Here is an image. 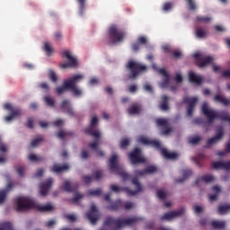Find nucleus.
I'll list each match as a JSON object with an SVG mask.
<instances>
[{
    "instance_id": "1",
    "label": "nucleus",
    "mask_w": 230,
    "mask_h": 230,
    "mask_svg": "<svg viewBox=\"0 0 230 230\" xmlns=\"http://www.w3.org/2000/svg\"><path fill=\"white\" fill-rule=\"evenodd\" d=\"M84 76L82 74H76L72 75L69 79L64 80L63 81V85L62 86H58L56 88V93L57 94H64L67 89H70L72 94L74 96H82L83 92L80 87H78L76 84H80L82 80H84Z\"/></svg>"
},
{
    "instance_id": "2",
    "label": "nucleus",
    "mask_w": 230,
    "mask_h": 230,
    "mask_svg": "<svg viewBox=\"0 0 230 230\" xmlns=\"http://www.w3.org/2000/svg\"><path fill=\"white\" fill-rule=\"evenodd\" d=\"M139 220H141V218L137 217L128 218H115L110 217L104 220L103 226L104 227H111V226H115L117 229H121L122 227H132L133 226H136Z\"/></svg>"
},
{
    "instance_id": "3",
    "label": "nucleus",
    "mask_w": 230,
    "mask_h": 230,
    "mask_svg": "<svg viewBox=\"0 0 230 230\" xmlns=\"http://www.w3.org/2000/svg\"><path fill=\"white\" fill-rule=\"evenodd\" d=\"M202 113L208 118V123H213L215 119H221V121H227L230 123V116L227 111H215L208 107V102H204L201 107Z\"/></svg>"
},
{
    "instance_id": "4",
    "label": "nucleus",
    "mask_w": 230,
    "mask_h": 230,
    "mask_svg": "<svg viewBox=\"0 0 230 230\" xmlns=\"http://www.w3.org/2000/svg\"><path fill=\"white\" fill-rule=\"evenodd\" d=\"M139 142L142 145H147L149 146H153V148H156V150H160L161 155L164 159L175 161L179 155L177 153H170L166 148H161V142L157 140H150L147 137H142L139 138Z\"/></svg>"
},
{
    "instance_id": "5",
    "label": "nucleus",
    "mask_w": 230,
    "mask_h": 230,
    "mask_svg": "<svg viewBox=\"0 0 230 230\" xmlns=\"http://www.w3.org/2000/svg\"><path fill=\"white\" fill-rule=\"evenodd\" d=\"M109 166L111 172H116L118 175L122 178V181H132V175L125 172V169H123V166L118 164V155H111V157L110 158Z\"/></svg>"
},
{
    "instance_id": "6",
    "label": "nucleus",
    "mask_w": 230,
    "mask_h": 230,
    "mask_svg": "<svg viewBox=\"0 0 230 230\" xmlns=\"http://www.w3.org/2000/svg\"><path fill=\"white\" fill-rule=\"evenodd\" d=\"M131 182L135 186L136 190H132L128 187H119L118 185H111L110 190L111 191H114V193H119V191H124V193H127V195L129 196L137 195L139 191H143V187L141 186V183H139V180H137V178H133L131 180Z\"/></svg>"
},
{
    "instance_id": "7",
    "label": "nucleus",
    "mask_w": 230,
    "mask_h": 230,
    "mask_svg": "<svg viewBox=\"0 0 230 230\" xmlns=\"http://www.w3.org/2000/svg\"><path fill=\"white\" fill-rule=\"evenodd\" d=\"M109 44H118L123 42L125 39V31L118 25H111L108 30Z\"/></svg>"
},
{
    "instance_id": "8",
    "label": "nucleus",
    "mask_w": 230,
    "mask_h": 230,
    "mask_svg": "<svg viewBox=\"0 0 230 230\" xmlns=\"http://www.w3.org/2000/svg\"><path fill=\"white\" fill-rule=\"evenodd\" d=\"M16 211H30L35 209V201L27 197H18L15 199Z\"/></svg>"
},
{
    "instance_id": "9",
    "label": "nucleus",
    "mask_w": 230,
    "mask_h": 230,
    "mask_svg": "<svg viewBox=\"0 0 230 230\" xmlns=\"http://www.w3.org/2000/svg\"><path fill=\"white\" fill-rule=\"evenodd\" d=\"M126 67H127V69H128V71L130 73L128 75V78L130 80H134V79L137 78V76H139V75H141V73H144V71H146V66L141 65L135 61H129L127 64Z\"/></svg>"
},
{
    "instance_id": "10",
    "label": "nucleus",
    "mask_w": 230,
    "mask_h": 230,
    "mask_svg": "<svg viewBox=\"0 0 230 230\" xmlns=\"http://www.w3.org/2000/svg\"><path fill=\"white\" fill-rule=\"evenodd\" d=\"M96 127H98V117L93 116L90 126L84 129V133L88 134V136H92V137H95L96 139L102 137V133H100V130H98Z\"/></svg>"
},
{
    "instance_id": "11",
    "label": "nucleus",
    "mask_w": 230,
    "mask_h": 230,
    "mask_svg": "<svg viewBox=\"0 0 230 230\" xmlns=\"http://www.w3.org/2000/svg\"><path fill=\"white\" fill-rule=\"evenodd\" d=\"M134 208V203L130 201L123 202L120 199H117L113 203H111V206L108 207V209H111V211H119V209H132Z\"/></svg>"
},
{
    "instance_id": "12",
    "label": "nucleus",
    "mask_w": 230,
    "mask_h": 230,
    "mask_svg": "<svg viewBox=\"0 0 230 230\" xmlns=\"http://www.w3.org/2000/svg\"><path fill=\"white\" fill-rule=\"evenodd\" d=\"M128 157L130 159L131 164H139L141 163H146V159L141 155V149L135 148L131 153H129Z\"/></svg>"
},
{
    "instance_id": "13",
    "label": "nucleus",
    "mask_w": 230,
    "mask_h": 230,
    "mask_svg": "<svg viewBox=\"0 0 230 230\" xmlns=\"http://www.w3.org/2000/svg\"><path fill=\"white\" fill-rule=\"evenodd\" d=\"M155 172H157V167L155 165H150L144 170L137 169L133 172V173L135 175V179L139 181V177H144V175H150L152 173H155Z\"/></svg>"
},
{
    "instance_id": "14",
    "label": "nucleus",
    "mask_w": 230,
    "mask_h": 230,
    "mask_svg": "<svg viewBox=\"0 0 230 230\" xmlns=\"http://www.w3.org/2000/svg\"><path fill=\"white\" fill-rule=\"evenodd\" d=\"M86 218L94 226L96 222H98L100 218V215L98 213V208H96V205H92L90 210L86 213Z\"/></svg>"
},
{
    "instance_id": "15",
    "label": "nucleus",
    "mask_w": 230,
    "mask_h": 230,
    "mask_svg": "<svg viewBox=\"0 0 230 230\" xmlns=\"http://www.w3.org/2000/svg\"><path fill=\"white\" fill-rule=\"evenodd\" d=\"M199 102V99L197 97H184L183 98V103L188 104L187 108V116L191 118L193 116V110L195 109V105H197V102Z\"/></svg>"
},
{
    "instance_id": "16",
    "label": "nucleus",
    "mask_w": 230,
    "mask_h": 230,
    "mask_svg": "<svg viewBox=\"0 0 230 230\" xmlns=\"http://www.w3.org/2000/svg\"><path fill=\"white\" fill-rule=\"evenodd\" d=\"M222 137H224V128L219 126L216 130V136L207 141L206 148H209L211 145H217Z\"/></svg>"
},
{
    "instance_id": "17",
    "label": "nucleus",
    "mask_w": 230,
    "mask_h": 230,
    "mask_svg": "<svg viewBox=\"0 0 230 230\" xmlns=\"http://www.w3.org/2000/svg\"><path fill=\"white\" fill-rule=\"evenodd\" d=\"M4 109H6V111H10V112H12L11 115L6 116L4 118L5 121H13V119L14 118H19V116H21V109L13 108L12 106V104H10V103L4 104Z\"/></svg>"
},
{
    "instance_id": "18",
    "label": "nucleus",
    "mask_w": 230,
    "mask_h": 230,
    "mask_svg": "<svg viewBox=\"0 0 230 230\" xmlns=\"http://www.w3.org/2000/svg\"><path fill=\"white\" fill-rule=\"evenodd\" d=\"M155 123L157 127L163 128L162 134H164V136H168V134L172 132V128H170L166 119H156Z\"/></svg>"
},
{
    "instance_id": "19",
    "label": "nucleus",
    "mask_w": 230,
    "mask_h": 230,
    "mask_svg": "<svg viewBox=\"0 0 230 230\" xmlns=\"http://www.w3.org/2000/svg\"><path fill=\"white\" fill-rule=\"evenodd\" d=\"M184 208H180L177 211H171V212H167L165 213L164 216H162L160 217V220H173V218L177 217H181V215L184 214Z\"/></svg>"
},
{
    "instance_id": "20",
    "label": "nucleus",
    "mask_w": 230,
    "mask_h": 230,
    "mask_svg": "<svg viewBox=\"0 0 230 230\" xmlns=\"http://www.w3.org/2000/svg\"><path fill=\"white\" fill-rule=\"evenodd\" d=\"M53 186V178H49L46 181L40 183V193L42 197H46L49 191V188Z\"/></svg>"
},
{
    "instance_id": "21",
    "label": "nucleus",
    "mask_w": 230,
    "mask_h": 230,
    "mask_svg": "<svg viewBox=\"0 0 230 230\" xmlns=\"http://www.w3.org/2000/svg\"><path fill=\"white\" fill-rule=\"evenodd\" d=\"M69 164H54L50 168L49 171L52 173H64V172H67L69 171Z\"/></svg>"
},
{
    "instance_id": "22",
    "label": "nucleus",
    "mask_w": 230,
    "mask_h": 230,
    "mask_svg": "<svg viewBox=\"0 0 230 230\" xmlns=\"http://www.w3.org/2000/svg\"><path fill=\"white\" fill-rule=\"evenodd\" d=\"M78 182H75L73 185H71V181L66 180L63 183L62 190H64V191H66L67 193H73L76 191V190H78Z\"/></svg>"
},
{
    "instance_id": "23",
    "label": "nucleus",
    "mask_w": 230,
    "mask_h": 230,
    "mask_svg": "<svg viewBox=\"0 0 230 230\" xmlns=\"http://www.w3.org/2000/svg\"><path fill=\"white\" fill-rule=\"evenodd\" d=\"M159 107L161 111H170V97L166 94L162 95Z\"/></svg>"
},
{
    "instance_id": "24",
    "label": "nucleus",
    "mask_w": 230,
    "mask_h": 230,
    "mask_svg": "<svg viewBox=\"0 0 230 230\" xmlns=\"http://www.w3.org/2000/svg\"><path fill=\"white\" fill-rule=\"evenodd\" d=\"M159 74L164 76V80L161 83V87H168V85H170V74H168L164 68L159 69Z\"/></svg>"
},
{
    "instance_id": "25",
    "label": "nucleus",
    "mask_w": 230,
    "mask_h": 230,
    "mask_svg": "<svg viewBox=\"0 0 230 230\" xmlns=\"http://www.w3.org/2000/svg\"><path fill=\"white\" fill-rule=\"evenodd\" d=\"M212 168H214V170H230V161L229 162H214L212 164Z\"/></svg>"
},
{
    "instance_id": "26",
    "label": "nucleus",
    "mask_w": 230,
    "mask_h": 230,
    "mask_svg": "<svg viewBox=\"0 0 230 230\" xmlns=\"http://www.w3.org/2000/svg\"><path fill=\"white\" fill-rule=\"evenodd\" d=\"M189 80H190V82H191V84H195L196 85L202 84V76L197 75L193 72L189 73Z\"/></svg>"
},
{
    "instance_id": "27",
    "label": "nucleus",
    "mask_w": 230,
    "mask_h": 230,
    "mask_svg": "<svg viewBox=\"0 0 230 230\" xmlns=\"http://www.w3.org/2000/svg\"><path fill=\"white\" fill-rule=\"evenodd\" d=\"M61 109L66 111L70 116H75V111L73 110V107H71V104H69V101L64 100L61 103Z\"/></svg>"
},
{
    "instance_id": "28",
    "label": "nucleus",
    "mask_w": 230,
    "mask_h": 230,
    "mask_svg": "<svg viewBox=\"0 0 230 230\" xmlns=\"http://www.w3.org/2000/svg\"><path fill=\"white\" fill-rule=\"evenodd\" d=\"M196 66L198 67H208L209 64H213V58H207V59H202V58H197L195 60Z\"/></svg>"
},
{
    "instance_id": "29",
    "label": "nucleus",
    "mask_w": 230,
    "mask_h": 230,
    "mask_svg": "<svg viewBox=\"0 0 230 230\" xmlns=\"http://www.w3.org/2000/svg\"><path fill=\"white\" fill-rule=\"evenodd\" d=\"M214 102H217V103H222V105H224L225 107H228V105H230V100L220 94H217L214 97Z\"/></svg>"
},
{
    "instance_id": "30",
    "label": "nucleus",
    "mask_w": 230,
    "mask_h": 230,
    "mask_svg": "<svg viewBox=\"0 0 230 230\" xmlns=\"http://www.w3.org/2000/svg\"><path fill=\"white\" fill-rule=\"evenodd\" d=\"M141 111H142L141 105L133 104L128 109V114H129L130 116L134 114H141Z\"/></svg>"
},
{
    "instance_id": "31",
    "label": "nucleus",
    "mask_w": 230,
    "mask_h": 230,
    "mask_svg": "<svg viewBox=\"0 0 230 230\" xmlns=\"http://www.w3.org/2000/svg\"><path fill=\"white\" fill-rule=\"evenodd\" d=\"M78 61L76 58H69L66 63L61 65V69H68L69 67H76Z\"/></svg>"
},
{
    "instance_id": "32",
    "label": "nucleus",
    "mask_w": 230,
    "mask_h": 230,
    "mask_svg": "<svg viewBox=\"0 0 230 230\" xmlns=\"http://www.w3.org/2000/svg\"><path fill=\"white\" fill-rule=\"evenodd\" d=\"M213 181H215V177L213 175H209V174H206L203 175L200 178H198L196 180V185H199V182L202 181V182H213Z\"/></svg>"
},
{
    "instance_id": "33",
    "label": "nucleus",
    "mask_w": 230,
    "mask_h": 230,
    "mask_svg": "<svg viewBox=\"0 0 230 230\" xmlns=\"http://www.w3.org/2000/svg\"><path fill=\"white\" fill-rule=\"evenodd\" d=\"M212 21L210 16H201L198 15L196 17V22H203V24H209Z\"/></svg>"
},
{
    "instance_id": "34",
    "label": "nucleus",
    "mask_w": 230,
    "mask_h": 230,
    "mask_svg": "<svg viewBox=\"0 0 230 230\" xmlns=\"http://www.w3.org/2000/svg\"><path fill=\"white\" fill-rule=\"evenodd\" d=\"M38 211L41 212H48V211H55V206L51 204H47L44 206H39L38 207Z\"/></svg>"
},
{
    "instance_id": "35",
    "label": "nucleus",
    "mask_w": 230,
    "mask_h": 230,
    "mask_svg": "<svg viewBox=\"0 0 230 230\" xmlns=\"http://www.w3.org/2000/svg\"><path fill=\"white\" fill-rule=\"evenodd\" d=\"M28 159L31 160V163H41V161H44V156L31 154L29 155Z\"/></svg>"
},
{
    "instance_id": "36",
    "label": "nucleus",
    "mask_w": 230,
    "mask_h": 230,
    "mask_svg": "<svg viewBox=\"0 0 230 230\" xmlns=\"http://www.w3.org/2000/svg\"><path fill=\"white\" fill-rule=\"evenodd\" d=\"M228 211H230V205H219L217 208V213L219 215H226Z\"/></svg>"
},
{
    "instance_id": "37",
    "label": "nucleus",
    "mask_w": 230,
    "mask_h": 230,
    "mask_svg": "<svg viewBox=\"0 0 230 230\" xmlns=\"http://www.w3.org/2000/svg\"><path fill=\"white\" fill-rule=\"evenodd\" d=\"M211 226L214 229H224L226 227V223L224 221H212Z\"/></svg>"
},
{
    "instance_id": "38",
    "label": "nucleus",
    "mask_w": 230,
    "mask_h": 230,
    "mask_svg": "<svg viewBox=\"0 0 230 230\" xmlns=\"http://www.w3.org/2000/svg\"><path fill=\"white\" fill-rule=\"evenodd\" d=\"M49 78L52 81L53 84H57L58 82V75L57 73L51 69H49Z\"/></svg>"
},
{
    "instance_id": "39",
    "label": "nucleus",
    "mask_w": 230,
    "mask_h": 230,
    "mask_svg": "<svg viewBox=\"0 0 230 230\" xmlns=\"http://www.w3.org/2000/svg\"><path fill=\"white\" fill-rule=\"evenodd\" d=\"M68 136L72 137L75 136V133L73 132H66L64 130H59V132L58 133V137L59 139H66V137H68Z\"/></svg>"
},
{
    "instance_id": "40",
    "label": "nucleus",
    "mask_w": 230,
    "mask_h": 230,
    "mask_svg": "<svg viewBox=\"0 0 230 230\" xmlns=\"http://www.w3.org/2000/svg\"><path fill=\"white\" fill-rule=\"evenodd\" d=\"M192 174L193 172H191V170H186L183 172V177L181 179H178L176 182H184L186 179L191 177Z\"/></svg>"
},
{
    "instance_id": "41",
    "label": "nucleus",
    "mask_w": 230,
    "mask_h": 230,
    "mask_svg": "<svg viewBox=\"0 0 230 230\" xmlns=\"http://www.w3.org/2000/svg\"><path fill=\"white\" fill-rule=\"evenodd\" d=\"M206 35H208V33L206 31H204V29H202V27H198L196 29V37H198V39H204Z\"/></svg>"
},
{
    "instance_id": "42",
    "label": "nucleus",
    "mask_w": 230,
    "mask_h": 230,
    "mask_svg": "<svg viewBox=\"0 0 230 230\" xmlns=\"http://www.w3.org/2000/svg\"><path fill=\"white\" fill-rule=\"evenodd\" d=\"M200 141H202V137H200L199 136L189 137L190 145H199Z\"/></svg>"
},
{
    "instance_id": "43",
    "label": "nucleus",
    "mask_w": 230,
    "mask_h": 230,
    "mask_svg": "<svg viewBox=\"0 0 230 230\" xmlns=\"http://www.w3.org/2000/svg\"><path fill=\"white\" fill-rule=\"evenodd\" d=\"M44 102L48 107H55V99L51 98L49 95L44 97Z\"/></svg>"
},
{
    "instance_id": "44",
    "label": "nucleus",
    "mask_w": 230,
    "mask_h": 230,
    "mask_svg": "<svg viewBox=\"0 0 230 230\" xmlns=\"http://www.w3.org/2000/svg\"><path fill=\"white\" fill-rule=\"evenodd\" d=\"M7 195H8V190H0V204H4Z\"/></svg>"
},
{
    "instance_id": "45",
    "label": "nucleus",
    "mask_w": 230,
    "mask_h": 230,
    "mask_svg": "<svg viewBox=\"0 0 230 230\" xmlns=\"http://www.w3.org/2000/svg\"><path fill=\"white\" fill-rule=\"evenodd\" d=\"M88 195L90 197H100L102 195V189L90 190H88Z\"/></svg>"
},
{
    "instance_id": "46",
    "label": "nucleus",
    "mask_w": 230,
    "mask_h": 230,
    "mask_svg": "<svg viewBox=\"0 0 230 230\" xmlns=\"http://www.w3.org/2000/svg\"><path fill=\"white\" fill-rule=\"evenodd\" d=\"M0 230H13V226L10 222H4L0 225Z\"/></svg>"
},
{
    "instance_id": "47",
    "label": "nucleus",
    "mask_w": 230,
    "mask_h": 230,
    "mask_svg": "<svg viewBox=\"0 0 230 230\" xmlns=\"http://www.w3.org/2000/svg\"><path fill=\"white\" fill-rule=\"evenodd\" d=\"M137 42L141 46H146L148 44V39L146 36H139Z\"/></svg>"
},
{
    "instance_id": "48",
    "label": "nucleus",
    "mask_w": 230,
    "mask_h": 230,
    "mask_svg": "<svg viewBox=\"0 0 230 230\" xmlns=\"http://www.w3.org/2000/svg\"><path fill=\"white\" fill-rule=\"evenodd\" d=\"M189 9L191 10L192 12L197 10V4H195V0H185Z\"/></svg>"
},
{
    "instance_id": "49",
    "label": "nucleus",
    "mask_w": 230,
    "mask_h": 230,
    "mask_svg": "<svg viewBox=\"0 0 230 230\" xmlns=\"http://www.w3.org/2000/svg\"><path fill=\"white\" fill-rule=\"evenodd\" d=\"M0 152L2 154H6L8 152V146L3 142V138L0 137Z\"/></svg>"
},
{
    "instance_id": "50",
    "label": "nucleus",
    "mask_w": 230,
    "mask_h": 230,
    "mask_svg": "<svg viewBox=\"0 0 230 230\" xmlns=\"http://www.w3.org/2000/svg\"><path fill=\"white\" fill-rule=\"evenodd\" d=\"M87 0H77V3L79 4V8H80V13L81 15L84 13V12H85V2Z\"/></svg>"
},
{
    "instance_id": "51",
    "label": "nucleus",
    "mask_w": 230,
    "mask_h": 230,
    "mask_svg": "<svg viewBox=\"0 0 230 230\" xmlns=\"http://www.w3.org/2000/svg\"><path fill=\"white\" fill-rule=\"evenodd\" d=\"M43 49L46 51L47 55H51L53 53V49L51 48V45L49 43L45 42L43 45Z\"/></svg>"
},
{
    "instance_id": "52",
    "label": "nucleus",
    "mask_w": 230,
    "mask_h": 230,
    "mask_svg": "<svg viewBox=\"0 0 230 230\" xmlns=\"http://www.w3.org/2000/svg\"><path fill=\"white\" fill-rule=\"evenodd\" d=\"M171 55H172V57L174 58H181L182 56V52L180 49H172V52H171Z\"/></svg>"
},
{
    "instance_id": "53",
    "label": "nucleus",
    "mask_w": 230,
    "mask_h": 230,
    "mask_svg": "<svg viewBox=\"0 0 230 230\" xmlns=\"http://www.w3.org/2000/svg\"><path fill=\"white\" fill-rule=\"evenodd\" d=\"M103 177V172L102 171H95L93 173V179H95V181H100Z\"/></svg>"
},
{
    "instance_id": "54",
    "label": "nucleus",
    "mask_w": 230,
    "mask_h": 230,
    "mask_svg": "<svg viewBox=\"0 0 230 230\" xmlns=\"http://www.w3.org/2000/svg\"><path fill=\"white\" fill-rule=\"evenodd\" d=\"M206 156L204 155V154H199V155H198L196 157H194L193 159H194V162L196 163V164L198 165V166H202L201 164H200V161H202V159H204Z\"/></svg>"
},
{
    "instance_id": "55",
    "label": "nucleus",
    "mask_w": 230,
    "mask_h": 230,
    "mask_svg": "<svg viewBox=\"0 0 230 230\" xmlns=\"http://www.w3.org/2000/svg\"><path fill=\"white\" fill-rule=\"evenodd\" d=\"M81 199H84V195L75 193V197L71 199V202H73V204H76L80 202Z\"/></svg>"
},
{
    "instance_id": "56",
    "label": "nucleus",
    "mask_w": 230,
    "mask_h": 230,
    "mask_svg": "<svg viewBox=\"0 0 230 230\" xmlns=\"http://www.w3.org/2000/svg\"><path fill=\"white\" fill-rule=\"evenodd\" d=\"M130 145V140L128 138H122L120 141V148H127Z\"/></svg>"
},
{
    "instance_id": "57",
    "label": "nucleus",
    "mask_w": 230,
    "mask_h": 230,
    "mask_svg": "<svg viewBox=\"0 0 230 230\" xmlns=\"http://www.w3.org/2000/svg\"><path fill=\"white\" fill-rule=\"evenodd\" d=\"M99 145H100V142L98 140H96L94 142L89 143L88 146L92 150H95V152H97Z\"/></svg>"
},
{
    "instance_id": "58",
    "label": "nucleus",
    "mask_w": 230,
    "mask_h": 230,
    "mask_svg": "<svg viewBox=\"0 0 230 230\" xmlns=\"http://www.w3.org/2000/svg\"><path fill=\"white\" fill-rule=\"evenodd\" d=\"M162 49L164 53H169L171 55H172V52L173 51V48H172V46L170 45H163Z\"/></svg>"
},
{
    "instance_id": "59",
    "label": "nucleus",
    "mask_w": 230,
    "mask_h": 230,
    "mask_svg": "<svg viewBox=\"0 0 230 230\" xmlns=\"http://www.w3.org/2000/svg\"><path fill=\"white\" fill-rule=\"evenodd\" d=\"M173 8V4L170 2H166L165 4H164L163 5V11L164 12H170V10Z\"/></svg>"
},
{
    "instance_id": "60",
    "label": "nucleus",
    "mask_w": 230,
    "mask_h": 230,
    "mask_svg": "<svg viewBox=\"0 0 230 230\" xmlns=\"http://www.w3.org/2000/svg\"><path fill=\"white\" fill-rule=\"evenodd\" d=\"M42 139H43L42 137H39L33 139V140L31 141V146H32L33 148H35V146H38V145H39L40 143H41Z\"/></svg>"
},
{
    "instance_id": "61",
    "label": "nucleus",
    "mask_w": 230,
    "mask_h": 230,
    "mask_svg": "<svg viewBox=\"0 0 230 230\" xmlns=\"http://www.w3.org/2000/svg\"><path fill=\"white\" fill-rule=\"evenodd\" d=\"M156 196L158 199H160V200H164L166 199V192L160 190L156 192Z\"/></svg>"
},
{
    "instance_id": "62",
    "label": "nucleus",
    "mask_w": 230,
    "mask_h": 230,
    "mask_svg": "<svg viewBox=\"0 0 230 230\" xmlns=\"http://www.w3.org/2000/svg\"><path fill=\"white\" fill-rule=\"evenodd\" d=\"M24 165H21L16 168V172L20 177H24Z\"/></svg>"
},
{
    "instance_id": "63",
    "label": "nucleus",
    "mask_w": 230,
    "mask_h": 230,
    "mask_svg": "<svg viewBox=\"0 0 230 230\" xmlns=\"http://www.w3.org/2000/svg\"><path fill=\"white\" fill-rule=\"evenodd\" d=\"M63 57H65V58H75V56H73V54H71V51L69 50H64L62 52Z\"/></svg>"
},
{
    "instance_id": "64",
    "label": "nucleus",
    "mask_w": 230,
    "mask_h": 230,
    "mask_svg": "<svg viewBox=\"0 0 230 230\" xmlns=\"http://www.w3.org/2000/svg\"><path fill=\"white\" fill-rule=\"evenodd\" d=\"M83 181L85 184H90L91 182H93V176L84 175L83 176Z\"/></svg>"
}]
</instances>
